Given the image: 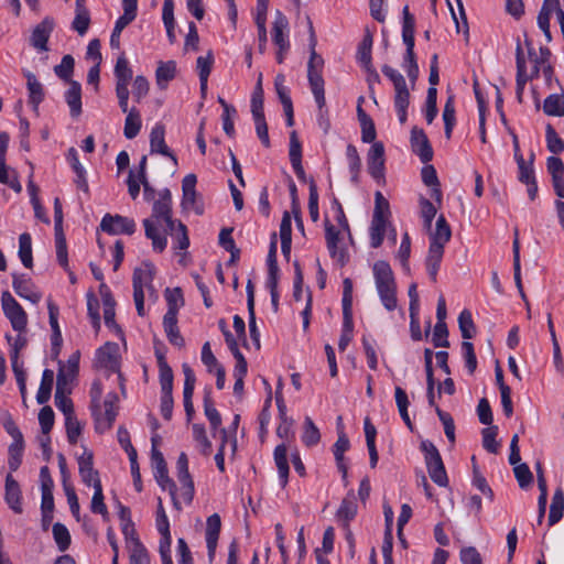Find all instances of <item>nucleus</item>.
Returning a JSON list of instances; mask_svg holds the SVG:
<instances>
[{
  "mask_svg": "<svg viewBox=\"0 0 564 564\" xmlns=\"http://www.w3.org/2000/svg\"><path fill=\"white\" fill-rule=\"evenodd\" d=\"M312 35H311V56L307 64V78L310 83V87L314 99L318 106V124L319 127L327 132L329 129V121L326 117V111L324 110L326 100H325V90H324V79L322 77V68L324 65L323 58L317 55L315 51L316 40L313 33V26L310 24Z\"/></svg>",
  "mask_w": 564,
  "mask_h": 564,
  "instance_id": "obj_1",
  "label": "nucleus"
},
{
  "mask_svg": "<svg viewBox=\"0 0 564 564\" xmlns=\"http://www.w3.org/2000/svg\"><path fill=\"white\" fill-rule=\"evenodd\" d=\"M376 290L386 310L394 311L398 306L397 284L390 264L383 260L372 267Z\"/></svg>",
  "mask_w": 564,
  "mask_h": 564,
  "instance_id": "obj_2",
  "label": "nucleus"
},
{
  "mask_svg": "<svg viewBox=\"0 0 564 564\" xmlns=\"http://www.w3.org/2000/svg\"><path fill=\"white\" fill-rule=\"evenodd\" d=\"M384 76H387L393 84L394 96L393 104L398 113V118L401 124H404L408 120V108L410 106V89L406 85L404 76L393 67L383 65L381 68Z\"/></svg>",
  "mask_w": 564,
  "mask_h": 564,
  "instance_id": "obj_3",
  "label": "nucleus"
},
{
  "mask_svg": "<svg viewBox=\"0 0 564 564\" xmlns=\"http://www.w3.org/2000/svg\"><path fill=\"white\" fill-rule=\"evenodd\" d=\"M164 219L166 227L173 226L177 220L173 218L172 195L170 189L164 188L159 192V197L153 202L152 213L149 218L143 220L145 237H151L154 232L153 224Z\"/></svg>",
  "mask_w": 564,
  "mask_h": 564,
  "instance_id": "obj_4",
  "label": "nucleus"
},
{
  "mask_svg": "<svg viewBox=\"0 0 564 564\" xmlns=\"http://www.w3.org/2000/svg\"><path fill=\"white\" fill-rule=\"evenodd\" d=\"M155 275V267L151 262H143L135 268L132 276L133 300L137 312L140 316H144V289L152 290V282Z\"/></svg>",
  "mask_w": 564,
  "mask_h": 564,
  "instance_id": "obj_5",
  "label": "nucleus"
},
{
  "mask_svg": "<svg viewBox=\"0 0 564 564\" xmlns=\"http://www.w3.org/2000/svg\"><path fill=\"white\" fill-rule=\"evenodd\" d=\"M421 451L424 453L426 468L431 479L441 487L448 485V478L441 454L431 441L421 443Z\"/></svg>",
  "mask_w": 564,
  "mask_h": 564,
  "instance_id": "obj_6",
  "label": "nucleus"
},
{
  "mask_svg": "<svg viewBox=\"0 0 564 564\" xmlns=\"http://www.w3.org/2000/svg\"><path fill=\"white\" fill-rule=\"evenodd\" d=\"M151 463L153 467V475L156 482L163 490H169L174 508L176 510H181L180 501L176 498V485L169 477L167 467L163 454L158 448L151 451Z\"/></svg>",
  "mask_w": 564,
  "mask_h": 564,
  "instance_id": "obj_7",
  "label": "nucleus"
},
{
  "mask_svg": "<svg viewBox=\"0 0 564 564\" xmlns=\"http://www.w3.org/2000/svg\"><path fill=\"white\" fill-rule=\"evenodd\" d=\"M1 304L3 313L10 321L12 328L19 333L24 332L28 324L26 313L10 292L6 291L2 293Z\"/></svg>",
  "mask_w": 564,
  "mask_h": 564,
  "instance_id": "obj_8",
  "label": "nucleus"
},
{
  "mask_svg": "<svg viewBox=\"0 0 564 564\" xmlns=\"http://www.w3.org/2000/svg\"><path fill=\"white\" fill-rule=\"evenodd\" d=\"M100 228L110 235H132L135 231V223L121 215L106 214L101 219Z\"/></svg>",
  "mask_w": 564,
  "mask_h": 564,
  "instance_id": "obj_9",
  "label": "nucleus"
},
{
  "mask_svg": "<svg viewBox=\"0 0 564 564\" xmlns=\"http://www.w3.org/2000/svg\"><path fill=\"white\" fill-rule=\"evenodd\" d=\"M118 398L115 393H109L104 401V412L97 406H94V416L96 420V426L99 431L110 429L117 416L116 403Z\"/></svg>",
  "mask_w": 564,
  "mask_h": 564,
  "instance_id": "obj_10",
  "label": "nucleus"
},
{
  "mask_svg": "<svg viewBox=\"0 0 564 564\" xmlns=\"http://www.w3.org/2000/svg\"><path fill=\"white\" fill-rule=\"evenodd\" d=\"M325 239L328 252L333 259L340 264L346 262V251L339 246L341 229L333 225L328 218L325 219Z\"/></svg>",
  "mask_w": 564,
  "mask_h": 564,
  "instance_id": "obj_11",
  "label": "nucleus"
},
{
  "mask_svg": "<svg viewBox=\"0 0 564 564\" xmlns=\"http://www.w3.org/2000/svg\"><path fill=\"white\" fill-rule=\"evenodd\" d=\"M55 21L51 17H45L32 31L31 45L40 52L48 50L47 42L54 30Z\"/></svg>",
  "mask_w": 564,
  "mask_h": 564,
  "instance_id": "obj_12",
  "label": "nucleus"
},
{
  "mask_svg": "<svg viewBox=\"0 0 564 564\" xmlns=\"http://www.w3.org/2000/svg\"><path fill=\"white\" fill-rule=\"evenodd\" d=\"M77 463L79 476L86 486L95 488L96 482H101L99 473L94 468V455L90 451L85 448L84 453L77 458Z\"/></svg>",
  "mask_w": 564,
  "mask_h": 564,
  "instance_id": "obj_13",
  "label": "nucleus"
},
{
  "mask_svg": "<svg viewBox=\"0 0 564 564\" xmlns=\"http://www.w3.org/2000/svg\"><path fill=\"white\" fill-rule=\"evenodd\" d=\"M411 148L412 151L419 155L420 160L423 163H427L433 159V150L430 144V141L425 134V132L417 128L413 127L411 130Z\"/></svg>",
  "mask_w": 564,
  "mask_h": 564,
  "instance_id": "obj_14",
  "label": "nucleus"
},
{
  "mask_svg": "<svg viewBox=\"0 0 564 564\" xmlns=\"http://www.w3.org/2000/svg\"><path fill=\"white\" fill-rule=\"evenodd\" d=\"M367 166L369 174L375 180H380L384 175V147L381 142H375L369 149L367 155Z\"/></svg>",
  "mask_w": 564,
  "mask_h": 564,
  "instance_id": "obj_15",
  "label": "nucleus"
},
{
  "mask_svg": "<svg viewBox=\"0 0 564 564\" xmlns=\"http://www.w3.org/2000/svg\"><path fill=\"white\" fill-rule=\"evenodd\" d=\"M524 44L528 50L529 61L531 63V72L528 74L530 78L539 76L544 65H550V50L547 47H540L539 53L535 52L532 41L525 35Z\"/></svg>",
  "mask_w": 564,
  "mask_h": 564,
  "instance_id": "obj_16",
  "label": "nucleus"
},
{
  "mask_svg": "<svg viewBox=\"0 0 564 564\" xmlns=\"http://www.w3.org/2000/svg\"><path fill=\"white\" fill-rule=\"evenodd\" d=\"M150 152L159 153L171 159L177 165L176 156L165 143V128L162 123H155L150 133Z\"/></svg>",
  "mask_w": 564,
  "mask_h": 564,
  "instance_id": "obj_17",
  "label": "nucleus"
},
{
  "mask_svg": "<svg viewBox=\"0 0 564 564\" xmlns=\"http://www.w3.org/2000/svg\"><path fill=\"white\" fill-rule=\"evenodd\" d=\"M4 500L14 513H22V491L19 482L13 478L12 474H8L4 485Z\"/></svg>",
  "mask_w": 564,
  "mask_h": 564,
  "instance_id": "obj_18",
  "label": "nucleus"
},
{
  "mask_svg": "<svg viewBox=\"0 0 564 564\" xmlns=\"http://www.w3.org/2000/svg\"><path fill=\"white\" fill-rule=\"evenodd\" d=\"M272 42L278 47L290 50L289 20L281 11L275 12L272 23Z\"/></svg>",
  "mask_w": 564,
  "mask_h": 564,
  "instance_id": "obj_19",
  "label": "nucleus"
},
{
  "mask_svg": "<svg viewBox=\"0 0 564 564\" xmlns=\"http://www.w3.org/2000/svg\"><path fill=\"white\" fill-rule=\"evenodd\" d=\"M183 375H184V390H183V401H184V409L187 416V420H192L194 415V405H193V393L196 382V377L193 371V369L187 365L184 364L182 366Z\"/></svg>",
  "mask_w": 564,
  "mask_h": 564,
  "instance_id": "obj_20",
  "label": "nucleus"
},
{
  "mask_svg": "<svg viewBox=\"0 0 564 564\" xmlns=\"http://www.w3.org/2000/svg\"><path fill=\"white\" fill-rule=\"evenodd\" d=\"M516 63H517V99L519 102L522 101V95L524 91L525 84L530 78V76L527 73V63L524 58V52L522 48V45L520 43V40L517 41V47H516Z\"/></svg>",
  "mask_w": 564,
  "mask_h": 564,
  "instance_id": "obj_21",
  "label": "nucleus"
},
{
  "mask_svg": "<svg viewBox=\"0 0 564 564\" xmlns=\"http://www.w3.org/2000/svg\"><path fill=\"white\" fill-rule=\"evenodd\" d=\"M221 528V520L219 514L213 513L207 518L206 521V532H205V539H206V545L208 550V556L210 560L215 556L217 542L220 533Z\"/></svg>",
  "mask_w": 564,
  "mask_h": 564,
  "instance_id": "obj_22",
  "label": "nucleus"
},
{
  "mask_svg": "<svg viewBox=\"0 0 564 564\" xmlns=\"http://www.w3.org/2000/svg\"><path fill=\"white\" fill-rule=\"evenodd\" d=\"M118 351L119 347L116 343H106L98 348L96 359L100 367L117 371L118 370Z\"/></svg>",
  "mask_w": 564,
  "mask_h": 564,
  "instance_id": "obj_23",
  "label": "nucleus"
},
{
  "mask_svg": "<svg viewBox=\"0 0 564 564\" xmlns=\"http://www.w3.org/2000/svg\"><path fill=\"white\" fill-rule=\"evenodd\" d=\"M357 510L358 507L355 492L350 490L341 500V503L336 512V517L338 521L341 522L344 528H348L349 522L356 517Z\"/></svg>",
  "mask_w": 564,
  "mask_h": 564,
  "instance_id": "obj_24",
  "label": "nucleus"
},
{
  "mask_svg": "<svg viewBox=\"0 0 564 564\" xmlns=\"http://www.w3.org/2000/svg\"><path fill=\"white\" fill-rule=\"evenodd\" d=\"M164 332L170 343L177 347L184 346V338L182 337L177 326V314L174 308L167 310L163 317Z\"/></svg>",
  "mask_w": 564,
  "mask_h": 564,
  "instance_id": "obj_25",
  "label": "nucleus"
},
{
  "mask_svg": "<svg viewBox=\"0 0 564 564\" xmlns=\"http://www.w3.org/2000/svg\"><path fill=\"white\" fill-rule=\"evenodd\" d=\"M79 352H74L65 365H61L57 372L56 384L69 387L78 372Z\"/></svg>",
  "mask_w": 564,
  "mask_h": 564,
  "instance_id": "obj_26",
  "label": "nucleus"
},
{
  "mask_svg": "<svg viewBox=\"0 0 564 564\" xmlns=\"http://www.w3.org/2000/svg\"><path fill=\"white\" fill-rule=\"evenodd\" d=\"M288 445L286 443L279 444L273 452L274 463L278 469L280 484L285 487L289 480V462H288Z\"/></svg>",
  "mask_w": 564,
  "mask_h": 564,
  "instance_id": "obj_27",
  "label": "nucleus"
},
{
  "mask_svg": "<svg viewBox=\"0 0 564 564\" xmlns=\"http://www.w3.org/2000/svg\"><path fill=\"white\" fill-rule=\"evenodd\" d=\"M444 256V247L436 243H430L427 256L425 258V267L430 279L433 282L437 280V273Z\"/></svg>",
  "mask_w": 564,
  "mask_h": 564,
  "instance_id": "obj_28",
  "label": "nucleus"
},
{
  "mask_svg": "<svg viewBox=\"0 0 564 564\" xmlns=\"http://www.w3.org/2000/svg\"><path fill=\"white\" fill-rule=\"evenodd\" d=\"M90 25V13L85 7V0H77L75 8V18L72 22V28L83 36L87 33Z\"/></svg>",
  "mask_w": 564,
  "mask_h": 564,
  "instance_id": "obj_29",
  "label": "nucleus"
},
{
  "mask_svg": "<svg viewBox=\"0 0 564 564\" xmlns=\"http://www.w3.org/2000/svg\"><path fill=\"white\" fill-rule=\"evenodd\" d=\"M12 286L20 297H23L34 304L40 302L41 294L33 289L30 280L13 274Z\"/></svg>",
  "mask_w": 564,
  "mask_h": 564,
  "instance_id": "obj_30",
  "label": "nucleus"
},
{
  "mask_svg": "<svg viewBox=\"0 0 564 564\" xmlns=\"http://www.w3.org/2000/svg\"><path fill=\"white\" fill-rule=\"evenodd\" d=\"M65 101L69 107L70 116L76 118L82 113V87L78 82L69 80L65 93Z\"/></svg>",
  "mask_w": 564,
  "mask_h": 564,
  "instance_id": "obj_31",
  "label": "nucleus"
},
{
  "mask_svg": "<svg viewBox=\"0 0 564 564\" xmlns=\"http://www.w3.org/2000/svg\"><path fill=\"white\" fill-rule=\"evenodd\" d=\"M405 45V53L403 56L402 67L405 70L409 82L411 83V86L414 87L415 83L419 78V65L416 62V56L414 53V45L415 44H404Z\"/></svg>",
  "mask_w": 564,
  "mask_h": 564,
  "instance_id": "obj_32",
  "label": "nucleus"
},
{
  "mask_svg": "<svg viewBox=\"0 0 564 564\" xmlns=\"http://www.w3.org/2000/svg\"><path fill=\"white\" fill-rule=\"evenodd\" d=\"M166 230L173 239L175 250H186L189 247L187 228L182 221L176 220L173 226L166 227Z\"/></svg>",
  "mask_w": 564,
  "mask_h": 564,
  "instance_id": "obj_33",
  "label": "nucleus"
},
{
  "mask_svg": "<svg viewBox=\"0 0 564 564\" xmlns=\"http://www.w3.org/2000/svg\"><path fill=\"white\" fill-rule=\"evenodd\" d=\"M25 77H26V87L29 90V100H30V104L32 105L33 109L36 111L39 108V105L44 99L43 85L37 80L36 76L31 72H26Z\"/></svg>",
  "mask_w": 564,
  "mask_h": 564,
  "instance_id": "obj_34",
  "label": "nucleus"
},
{
  "mask_svg": "<svg viewBox=\"0 0 564 564\" xmlns=\"http://www.w3.org/2000/svg\"><path fill=\"white\" fill-rule=\"evenodd\" d=\"M123 14L116 21L113 30L122 32L135 18L138 12V0H122Z\"/></svg>",
  "mask_w": 564,
  "mask_h": 564,
  "instance_id": "obj_35",
  "label": "nucleus"
},
{
  "mask_svg": "<svg viewBox=\"0 0 564 564\" xmlns=\"http://www.w3.org/2000/svg\"><path fill=\"white\" fill-rule=\"evenodd\" d=\"M564 514V491L562 488H556L552 497V502L549 512V527L556 524Z\"/></svg>",
  "mask_w": 564,
  "mask_h": 564,
  "instance_id": "obj_36",
  "label": "nucleus"
},
{
  "mask_svg": "<svg viewBox=\"0 0 564 564\" xmlns=\"http://www.w3.org/2000/svg\"><path fill=\"white\" fill-rule=\"evenodd\" d=\"M452 230L443 215L438 216L435 225V230L431 232L430 243H436L437 246L445 247L451 240Z\"/></svg>",
  "mask_w": 564,
  "mask_h": 564,
  "instance_id": "obj_37",
  "label": "nucleus"
},
{
  "mask_svg": "<svg viewBox=\"0 0 564 564\" xmlns=\"http://www.w3.org/2000/svg\"><path fill=\"white\" fill-rule=\"evenodd\" d=\"M70 393V388L66 386L56 384V391H55V406L63 412V414L66 416L74 415V408L73 402L68 398V394Z\"/></svg>",
  "mask_w": 564,
  "mask_h": 564,
  "instance_id": "obj_38",
  "label": "nucleus"
},
{
  "mask_svg": "<svg viewBox=\"0 0 564 564\" xmlns=\"http://www.w3.org/2000/svg\"><path fill=\"white\" fill-rule=\"evenodd\" d=\"M141 127L142 120L140 111L135 107H132L124 120L123 135L129 140L134 139L139 134Z\"/></svg>",
  "mask_w": 564,
  "mask_h": 564,
  "instance_id": "obj_39",
  "label": "nucleus"
},
{
  "mask_svg": "<svg viewBox=\"0 0 564 564\" xmlns=\"http://www.w3.org/2000/svg\"><path fill=\"white\" fill-rule=\"evenodd\" d=\"M543 111L547 116L564 117V93L549 95L544 99Z\"/></svg>",
  "mask_w": 564,
  "mask_h": 564,
  "instance_id": "obj_40",
  "label": "nucleus"
},
{
  "mask_svg": "<svg viewBox=\"0 0 564 564\" xmlns=\"http://www.w3.org/2000/svg\"><path fill=\"white\" fill-rule=\"evenodd\" d=\"M204 413L209 421L210 429L213 432L218 431V429L221 426V416L220 413L215 408L214 401L210 395V389L205 390L204 393Z\"/></svg>",
  "mask_w": 564,
  "mask_h": 564,
  "instance_id": "obj_41",
  "label": "nucleus"
},
{
  "mask_svg": "<svg viewBox=\"0 0 564 564\" xmlns=\"http://www.w3.org/2000/svg\"><path fill=\"white\" fill-rule=\"evenodd\" d=\"M154 232L151 237H147L152 242V248L156 252H163L167 246V235L166 226L164 224V219H160L158 223L153 224Z\"/></svg>",
  "mask_w": 564,
  "mask_h": 564,
  "instance_id": "obj_42",
  "label": "nucleus"
},
{
  "mask_svg": "<svg viewBox=\"0 0 564 564\" xmlns=\"http://www.w3.org/2000/svg\"><path fill=\"white\" fill-rule=\"evenodd\" d=\"M443 121L445 129V138L449 140L452 138V132L456 123V110H455V98L454 96H448L443 109Z\"/></svg>",
  "mask_w": 564,
  "mask_h": 564,
  "instance_id": "obj_43",
  "label": "nucleus"
},
{
  "mask_svg": "<svg viewBox=\"0 0 564 564\" xmlns=\"http://www.w3.org/2000/svg\"><path fill=\"white\" fill-rule=\"evenodd\" d=\"M176 75V63L174 61L160 62L155 72L156 84L160 88H165Z\"/></svg>",
  "mask_w": 564,
  "mask_h": 564,
  "instance_id": "obj_44",
  "label": "nucleus"
},
{
  "mask_svg": "<svg viewBox=\"0 0 564 564\" xmlns=\"http://www.w3.org/2000/svg\"><path fill=\"white\" fill-rule=\"evenodd\" d=\"M54 383V371L45 369L42 373L41 383L36 393V401L39 404H45L50 398Z\"/></svg>",
  "mask_w": 564,
  "mask_h": 564,
  "instance_id": "obj_45",
  "label": "nucleus"
},
{
  "mask_svg": "<svg viewBox=\"0 0 564 564\" xmlns=\"http://www.w3.org/2000/svg\"><path fill=\"white\" fill-rule=\"evenodd\" d=\"M388 225V219L372 218L370 225V245L372 248H379L382 245Z\"/></svg>",
  "mask_w": 564,
  "mask_h": 564,
  "instance_id": "obj_46",
  "label": "nucleus"
},
{
  "mask_svg": "<svg viewBox=\"0 0 564 564\" xmlns=\"http://www.w3.org/2000/svg\"><path fill=\"white\" fill-rule=\"evenodd\" d=\"M162 19L166 29L169 41L170 43H174L176 41V35L174 32L175 20L173 0H164L162 9Z\"/></svg>",
  "mask_w": 564,
  "mask_h": 564,
  "instance_id": "obj_47",
  "label": "nucleus"
},
{
  "mask_svg": "<svg viewBox=\"0 0 564 564\" xmlns=\"http://www.w3.org/2000/svg\"><path fill=\"white\" fill-rule=\"evenodd\" d=\"M19 257L25 268H32V243L31 236L28 232H24L19 237Z\"/></svg>",
  "mask_w": 564,
  "mask_h": 564,
  "instance_id": "obj_48",
  "label": "nucleus"
},
{
  "mask_svg": "<svg viewBox=\"0 0 564 564\" xmlns=\"http://www.w3.org/2000/svg\"><path fill=\"white\" fill-rule=\"evenodd\" d=\"M403 23H402V39L404 44H415L414 32H415V19L410 13L409 7L403 8Z\"/></svg>",
  "mask_w": 564,
  "mask_h": 564,
  "instance_id": "obj_49",
  "label": "nucleus"
},
{
  "mask_svg": "<svg viewBox=\"0 0 564 564\" xmlns=\"http://www.w3.org/2000/svg\"><path fill=\"white\" fill-rule=\"evenodd\" d=\"M129 564H151L150 555L142 542L134 541L133 546H128Z\"/></svg>",
  "mask_w": 564,
  "mask_h": 564,
  "instance_id": "obj_50",
  "label": "nucleus"
},
{
  "mask_svg": "<svg viewBox=\"0 0 564 564\" xmlns=\"http://www.w3.org/2000/svg\"><path fill=\"white\" fill-rule=\"evenodd\" d=\"M346 158L348 162L349 172L351 174V181L356 183L358 181L359 172L361 169V160L355 145H347Z\"/></svg>",
  "mask_w": 564,
  "mask_h": 564,
  "instance_id": "obj_51",
  "label": "nucleus"
},
{
  "mask_svg": "<svg viewBox=\"0 0 564 564\" xmlns=\"http://www.w3.org/2000/svg\"><path fill=\"white\" fill-rule=\"evenodd\" d=\"M458 326L464 339H470L476 334V326L468 310H463L458 316Z\"/></svg>",
  "mask_w": 564,
  "mask_h": 564,
  "instance_id": "obj_52",
  "label": "nucleus"
},
{
  "mask_svg": "<svg viewBox=\"0 0 564 564\" xmlns=\"http://www.w3.org/2000/svg\"><path fill=\"white\" fill-rule=\"evenodd\" d=\"M113 74L116 83H130L132 79V69L124 54H121L115 65Z\"/></svg>",
  "mask_w": 564,
  "mask_h": 564,
  "instance_id": "obj_53",
  "label": "nucleus"
},
{
  "mask_svg": "<svg viewBox=\"0 0 564 564\" xmlns=\"http://www.w3.org/2000/svg\"><path fill=\"white\" fill-rule=\"evenodd\" d=\"M52 532L58 550L61 552L66 551L70 545V534L68 529L64 524L56 522L53 525Z\"/></svg>",
  "mask_w": 564,
  "mask_h": 564,
  "instance_id": "obj_54",
  "label": "nucleus"
},
{
  "mask_svg": "<svg viewBox=\"0 0 564 564\" xmlns=\"http://www.w3.org/2000/svg\"><path fill=\"white\" fill-rule=\"evenodd\" d=\"M193 438L198 444L203 455L208 456L212 453V442L208 440L206 430L202 424H193Z\"/></svg>",
  "mask_w": 564,
  "mask_h": 564,
  "instance_id": "obj_55",
  "label": "nucleus"
},
{
  "mask_svg": "<svg viewBox=\"0 0 564 564\" xmlns=\"http://www.w3.org/2000/svg\"><path fill=\"white\" fill-rule=\"evenodd\" d=\"M321 440L319 430L314 424L312 419L310 416L305 417L304 421V432L302 435V441L306 446H314L316 445Z\"/></svg>",
  "mask_w": 564,
  "mask_h": 564,
  "instance_id": "obj_56",
  "label": "nucleus"
},
{
  "mask_svg": "<svg viewBox=\"0 0 564 564\" xmlns=\"http://www.w3.org/2000/svg\"><path fill=\"white\" fill-rule=\"evenodd\" d=\"M371 48H372V35L367 32L364 36L361 43L358 46L357 58L359 63L365 67L372 64L371 63Z\"/></svg>",
  "mask_w": 564,
  "mask_h": 564,
  "instance_id": "obj_57",
  "label": "nucleus"
},
{
  "mask_svg": "<svg viewBox=\"0 0 564 564\" xmlns=\"http://www.w3.org/2000/svg\"><path fill=\"white\" fill-rule=\"evenodd\" d=\"M178 482L181 487L178 489V494L176 492V498L180 501V506L182 507V502H184L185 505L192 503L195 492L192 477L181 478L178 479Z\"/></svg>",
  "mask_w": 564,
  "mask_h": 564,
  "instance_id": "obj_58",
  "label": "nucleus"
},
{
  "mask_svg": "<svg viewBox=\"0 0 564 564\" xmlns=\"http://www.w3.org/2000/svg\"><path fill=\"white\" fill-rule=\"evenodd\" d=\"M55 247H56V258L57 262L66 270H68V257H67V246L66 239L63 234V230L55 231Z\"/></svg>",
  "mask_w": 564,
  "mask_h": 564,
  "instance_id": "obj_59",
  "label": "nucleus"
},
{
  "mask_svg": "<svg viewBox=\"0 0 564 564\" xmlns=\"http://www.w3.org/2000/svg\"><path fill=\"white\" fill-rule=\"evenodd\" d=\"M546 147L550 152L557 154L564 151V141L558 137L552 124L545 128Z\"/></svg>",
  "mask_w": 564,
  "mask_h": 564,
  "instance_id": "obj_60",
  "label": "nucleus"
},
{
  "mask_svg": "<svg viewBox=\"0 0 564 564\" xmlns=\"http://www.w3.org/2000/svg\"><path fill=\"white\" fill-rule=\"evenodd\" d=\"M75 61L72 55H64L61 64L54 67L55 74L63 80L69 84V80L74 72Z\"/></svg>",
  "mask_w": 564,
  "mask_h": 564,
  "instance_id": "obj_61",
  "label": "nucleus"
},
{
  "mask_svg": "<svg viewBox=\"0 0 564 564\" xmlns=\"http://www.w3.org/2000/svg\"><path fill=\"white\" fill-rule=\"evenodd\" d=\"M23 446H24V442L23 441H20L19 443L18 442H13L9 446L8 465H9V468H10L11 471L18 470V468L21 465Z\"/></svg>",
  "mask_w": 564,
  "mask_h": 564,
  "instance_id": "obj_62",
  "label": "nucleus"
},
{
  "mask_svg": "<svg viewBox=\"0 0 564 564\" xmlns=\"http://www.w3.org/2000/svg\"><path fill=\"white\" fill-rule=\"evenodd\" d=\"M90 509L94 513H99L104 517L108 514L107 506L104 502L101 482H96V486L94 488V496L91 498Z\"/></svg>",
  "mask_w": 564,
  "mask_h": 564,
  "instance_id": "obj_63",
  "label": "nucleus"
},
{
  "mask_svg": "<svg viewBox=\"0 0 564 564\" xmlns=\"http://www.w3.org/2000/svg\"><path fill=\"white\" fill-rule=\"evenodd\" d=\"M274 88L278 94V97L282 104V107L291 106L292 99L290 97V90L285 85V76L282 74H278L274 78Z\"/></svg>",
  "mask_w": 564,
  "mask_h": 564,
  "instance_id": "obj_64",
  "label": "nucleus"
}]
</instances>
